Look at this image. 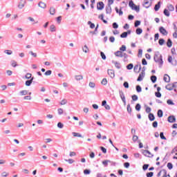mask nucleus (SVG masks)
Segmentation results:
<instances>
[{
    "mask_svg": "<svg viewBox=\"0 0 177 177\" xmlns=\"http://www.w3.org/2000/svg\"><path fill=\"white\" fill-rule=\"evenodd\" d=\"M153 59L156 63H158L160 66H162L164 63L162 61V55H161L160 53L155 54Z\"/></svg>",
    "mask_w": 177,
    "mask_h": 177,
    "instance_id": "f257e3e1",
    "label": "nucleus"
},
{
    "mask_svg": "<svg viewBox=\"0 0 177 177\" xmlns=\"http://www.w3.org/2000/svg\"><path fill=\"white\" fill-rule=\"evenodd\" d=\"M115 56L116 57H124V59L128 58V55L127 53H122L121 50H118L114 53Z\"/></svg>",
    "mask_w": 177,
    "mask_h": 177,
    "instance_id": "f03ea898",
    "label": "nucleus"
},
{
    "mask_svg": "<svg viewBox=\"0 0 177 177\" xmlns=\"http://www.w3.org/2000/svg\"><path fill=\"white\" fill-rule=\"evenodd\" d=\"M158 177H171L169 174H167V170L162 169L159 171V173L157 175Z\"/></svg>",
    "mask_w": 177,
    "mask_h": 177,
    "instance_id": "7ed1b4c3",
    "label": "nucleus"
},
{
    "mask_svg": "<svg viewBox=\"0 0 177 177\" xmlns=\"http://www.w3.org/2000/svg\"><path fill=\"white\" fill-rule=\"evenodd\" d=\"M129 5L130 8H131V9H133V10H136V12H139L140 10L139 7L135 5L133 1H130Z\"/></svg>",
    "mask_w": 177,
    "mask_h": 177,
    "instance_id": "20e7f679",
    "label": "nucleus"
},
{
    "mask_svg": "<svg viewBox=\"0 0 177 177\" xmlns=\"http://www.w3.org/2000/svg\"><path fill=\"white\" fill-rule=\"evenodd\" d=\"M142 154L145 156V157H148L151 158L153 155L149 150H142Z\"/></svg>",
    "mask_w": 177,
    "mask_h": 177,
    "instance_id": "39448f33",
    "label": "nucleus"
},
{
    "mask_svg": "<svg viewBox=\"0 0 177 177\" xmlns=\"http://www.w3.org/2000/svg\"><path fill=\"white\" fill-rule=\"evenodd\" d=\"M159 31H160V34H162V35H168V32L162 26L160 27Z\"/></svg>",
    "mask_w": 177,
    "mask_h": 177,
    "instance_id": "423d86ee",
    "label": "nucleus"
},
{
    "mask_svg": "<svg viewBox=\"0 0 177 177\" xmlns=\"http://www.w3.org/2000/svg\"><path fill=\"white\" fill-rule=\"evenodd\" d=\"M144 6L145 8H150L151 6V0H145L144 1Z\"/></svg>",
    "mask_w": 177,
    "mask_h": 177,
    "instance_id": "0eeeda50",
    "label": "nucleus"
},
{
    "mask_svg": "<svg viewBox=\"0 0 177 177\" xmlns=\"http://www.w3.org/2000/svg\"><path fill=\"white\" fill-rule=\"evenodd\" d=\"M104 8V3H103V1H100L97 3V9L98 10H102V9Z\"/></svg>",
    "mask_w": 177,
    "mask_h": 177,
    "instance_id": "6e6552de",
    "label": "nucleus"
},
{
    "mask_svg": "<svg viewBox=\"0 0 177 177\" xmlns=\"http://www.w3.org/2000/svg\"><path fill=\"white\" fill-rule=\"evenodd\" d=\"M108 74L109 75V77H111V78H114V77H115L114 70L113 69L108 70Z\"/></svg>",
    "mask_w": 177,
    "mask_h": 177,
    "instance_id": "1a4fd4ad",
    "label": "nucleus"
},
{
    "mask_svg": "<svg viewBox=\"0 0 177 177\" xmlns=\"http://www.w3.org/2000/svg\"><path fill=\"white\" fill-rule=\"evenodd\" d=\"M38 6H39V8H41V9H45V8H46V3H45L44 2L40 1L38 3Z\"/></svg>",
    "mask_w": 177,
    "mask_h": 177,
    "instance_id": "9d476101",
    "label": "nucleus"
},
{
    "mask_svg": "<svg viewBox=\"0 0 177 177\" xmlns=\"http://www.w3.org/2000/svg\"><path fill=\"white\" fill-rule=\"evenodd\" d=\"M24 5H26V1L21 0V1L19 2V3L18 5L19 9H23Z\"/></svg>",
    "mask_w": 177,
    "mask_h": 177,
    "instance_id": "9b49d317",
    "label": "nucleus"
},
{
    "mask_svg": "<svg viewBox=\"0 0 177 177\" xmlns=\"http://www.w3.org/2000/svg\"><path fill=\"white\" fill-rule=\"evenodd\" d=\"M143 78H145V72H141L137 79V81H142Z\"/></svg>",
    "mask_w": 177,
    "mask_h": 177,
    "instance_id": "f8f14e48",
    "label": "nucleus"
},
{
    "mask_svg": "<svg viewBox=\"0 0 177 177\" xmlns=\"http://www.w3.org/2000/svg\"><path fill=\"white\" fill-rule=\"evenodd\" d=\"M165 88H166V89H167V91L174 90V83L173 84H169L166 85Z\"/></svg>",
    "mask_w": 177,
    "mask_h": 177,
    "instance_id": "ddd939ff",
    "label": "nucleus"
},
{
    "mask_svg": "<svg viewBox=\"0 0 177 177\" xmlns=\"http://www.w3.org/2000/svg\"><path fill=\"white\" fill-rule=\"evenodd\" d=\"M168 121L169 122L173 123V122H175L176 121V119L175 118V116L171 115V116L168 117Z\"/></svg>",
    "mask_w": 177,
    "mask_h": 177,
    "instance_id": "4468645a",
    "label": "nucleus"
},
{
    "mask_svg": "<svg viewBox=\"0 0 177 177\" xmlns=\"http://www.w3.org/2000/svg\"><path fill=\"white\" fill-rule=\"evenodd\" d=\"M163 80L165 82H169L171 81V77L167 74L164 75Z\"/></svg>",
    "mask_w": 177,
    "mask_h": 177,
    "instance_id": "2eb2a0df",
    "label": "nucleus"
},
{
    "mask_svg": "<svg viewBox=\"0 0 177 177\" xmlns=\"http://www.w3.org/2000/svg\"><path fill=\"white\" fill-rule=\"evenodd\" d=\"M32 81H34V77H31L30 80H27L25 83L26 86H30L32 84Z\"/></svg>",
    "mask_w": 177,
    "mask_h": 177,
    "instance_id": "dca6fc26",
    "label": "nucleus"
},
{
    "mask_svg": "<svg viewBox=\"0 0 177 177\" xmlns=\"http://www.w3.org/2000/svg\"><path fill=\"white\" fill-rule=\"evenodd\" d=\"M116 13H118L119 16H122L123 12H122V8H120L118 10V8H115Z\"/></svg>",
    "mask_w": 177,
    "mask_h": 177,
    "instance_id": "f3484780",
    "label": "nucleus"
},
{
    "mask_svg": "<svg viewBox=\"0 0 177 177\" xmlns=\"http://www.w3.org/2000/svg\"><path fill=\"white\" fill-rule=\"evenodd\" d=\"M160 3H161V2L159 1V2L155 6V7H154V10H155L156 12H157V11L160 9Z\"/></svg>",
    "mask_w": 177,
    "mask_h": 177,
    "instance_id": "a211bd4d",
    "label": "nucleus"
},
{
    "mask_svg": "<svg viewBox=\"0 0 177 177\" xmlns=\"http://www.w3.org/2000/svg\"><path fill=\"white\" fill-rule=\"evenodd\" d=\"M136 32L138 35H140V34L143 32V30H142L140 28H138L136 30Z\"/></svg>",
    "mask_w": 177,
    "mask_h": 177,
    "instance_id": "6ab92c4d",
    "label": "nucleus"
},
{
    "mask_svg": "<svg viewBox=\"0 0 177 177\" xmlns=\"http://www.w3.org/2000/svg\"><path fill=\"white\" fill-rule=\"evenodd\" d=\"M148 117H149V121H154L156 118L153 113H149Z\"/></svg>",
    "mask_w": 177,
    "mask_h": 177,
    "instance_id": "aec40b11",
    "label": "nucleus"
},
{
    "mask_svg": "<svg viewBox=\"0 0 177 177\" xmlns=\"http://www.w3.org/2000/svg\"><path fill=\"white\" fill-rule=\"evenodd\" d=\"M55 13H56V9L53 7H51L50 8V15H55Z\"/></svg>",
    "mask_w": 177,
    "mask_h": 177,
    "instance_id": "412c9836",
    "label": "nucleus"
},
{
    "mask_svg": "<svg viewBox=\"0 0 177 177\" xmlns=\"http://www.w3.org/2000/svg\"><path fill=\"white\" fill-rule=\"evenodd\" d=\"M25 78L26 80H31V78H32V74H31V73H26V75H25Z\"/></svg>",
    "mask_w": 177,
    "mask_h": 177,
    "instance_id": "4be33fe9",
    "label": "nucleus"
},
{
    "mask_svg": "<svg viewBox=\"0 0 177 177\" xmlns=\"http://www.w3.org/2000/svg\"><path fill=\"white\" fill-rule=\"evenodd\" d=\"M28 93V91L27 90H23L20 91L21 96H26Z\"/></svg>",
    "mask_w": 177,
    "mask_h": 177,
    "instance_id": "5701e85b",
    "label": "nucleus"
},
{
    "mask_svg": "<svg viewBox=\"0 0 177 177\" xmlns=\"http://www.w3.org/2000/svg\"><path fill=\"white\" fill-rule=\"evenodd\" d=\"M104 16L102 14L99 16V19H101V20H102L103 23H104L105 24H107V21H106V19H104Z\"/></svg>",
    "mask_w": 177,
    "mask_h": 177,
    "instance_id": "b1692460",
    "label": "nucleus"
},
{
    "mask_svg": "<svg viewBox=\"0 0 177 177\" xmlns=\"http://www.w3.org/2000/svg\"><path fill=\"white\" fill-rule=\"evenodd\" d=\"M167 46L168 48H171V46H172V40H171V39H168Z\"/></svg>",
    "mask_w": 177,
    "mask_h": 177,
    "instance_id": "393cba45",
    "label": "nucleus"
},
{
    "mask_svg": "<svg viewBox=\"0 0 177 177\" xmlns=\"http://www.w3.org/2000/svg\"><path fill=\"white\" fill-rule=\"evenodd\" d=\"M50 30L51 32H55V31H56V26H55V25H51L50 26Z\"/></svg>",
    "mask_w": 177,
    "mask_h": 177,
    "instance_id": "a878e982",
    "label": "nucleus"
},
{
    "mask_svg": "<svg viewBox=\"0 0 177 177\" xmlns=\"http://www.w3.org/2000/svg\"><path fill=\"white\" fill-rule=\"evenodd\" d=\"M84 77H82V75H77L75 76V80H77V81H81V80H83Z\"/></svg>",
    "mask_w": 177,
    "mask_h": 177,
    "instance_id": "bb28decb",
    "label": "nucleus"
},
{
    "mask_svg": "<svg viewBox=\"0 0 177 177\" xmlns=\"http://www.w3.org/2000/svg\"><path fill=\"white\" fill-rule=\"evenodd\" d=\"M73 135L75 138H82V136L79 133L73 132Z\"/></svg>",
    "mask_w": 177,
    "mask_h": 177,
    "instance_id": "cd10ccee",
    "label": "nucleus"
},
{
    "mask_svg": "<svg viewBox=\"0 0 177 177\" xmlns=\"http://www.w3.org/2000/svg\"><path fill=\"white\" fill-rule=\"evenodd\" d=\"M11 66L12 67H17V62H16L15 60H12L11 61Z\"/></svg>",
    "mask_w": 177,
    "mask_h": 177,
    "instance_id": "c85d7f7f",
    "label": "nucleus"
},
{
    "mask_svg": "<svg viewBox=\"0 0 177 177\" xmlns=\"http://www.w3.org/2000/svg\"><path fill=\"white\" fill-rule=\"evenodd\" d=\"M120 50L121 52H125V50H127V46L125 45H122L120 48Z\"/></svg>",
    "mask_w": 177,
    "mask_h": 177,
    "instance_id": "c756f323",
    "label": "nucleus"
},
{
    "mask_svg": "<svg viewBox=\"0 0 177 177\" xmlns=\"http://www.w3.org/2000/svg\"><path fill=\"white\" fill-rule=\"evenodd\" d=\"M168 9L170 12H174V10H175V8L171 4L168 6Z\"/></svg>",
    "mask_w": 177,
    "mask_h": 177,
    "instance_id": "7c9ffc66",
    "label": "nucleus"
},
{
    "mask_svg": "<svg viewBox=\"0 0 177 177\" xmlns=\"http://www.w3.org/2000/svg\"><path fill=\"white\" fill-rule=\"evenodd\" d=\"M162 111L161 109H159L158 111V117H159V118H161V117H162Z\"/></svg>",
    "mask_w": 177,
    "mask_h": 177,
    "instance_id": "2f4dec72",
    "label": "nucleus"
},
{
    "mask_svg": "<svg viewBox=\"0 0 177 177\" xmlns=\"http://www.w3.org/2000/svg\"><path fill=\"white\" fill-rule=\"evenodd\" d=\"M163 13L165 16H167V17H169V11H168V10L165 9Z\"/></svg>",
    "mask_w": 177,
    "mask_h": 177,
    "instance_id": "473e14b6",
    "label": "nucleus"
},
{
    "mask_svg": "<svg viewBox=\"0 0 177 177\" xmlns=\"http://www.w3.org/2000/svg\"><path fill=\"white\" fill-rule=\"evenodd\" d=\"M83 52H84V53H88V52H89V48H88V46H84Z\"/></svg>",
    "mask_w": 177,
    "mask_h": 177,
    "instance_id": "72a5a7b5",
    "label": "nucleus"
},
{
    "mask_svg": "<svg viewBox=\"0 0 177 177\" xmlns=\"http://www.w3.org/2000/svg\"><path fill=\"white\" fill-rule=\"evenodd\" d=\"M151 80L154 84V82H156V81H157V77H156L155 75L151 76Z\"/></svg>",
    "mask_w": 177,
    "mask_h": 177,
    "instance_id": "f704fd0d",
    "label": "nucleus"
},
{
    "mask_svg": "<svg viewBox=\"0 0 177 177\" xmlns=\"http://www.w3.org/2000/svg\"><path fill=\"white\" fill-rule=\"evenodd\" d=\"M61 106H64V104H67V100L64 99L60 102Z\"/></svg>",
    "mask_w": 177,
    "mask_h": 177,
    "instance_id": "c9c22d12",
    "label": "nucleus"
},
{
    "mask_svg": "<svg viewBox=\"0 0 177 177\" xmlns=\"http://www.w3.org/2000/svg\"><path fill=\"white\" fill-rule=\"evenodd\" d=\"M127 37H128L127 32H124L120 35L121 38H127Z\"/></svg>",
    "mask_w": 177,
    "mask_h": 177,
    "instance_id": "e433bc0d",
    "label": "nucleus"
},
{
    "mask_svg": "<svg viewBox=\"0 0 177 177\" xmlns=\"http://www.w3.org/2000/svg\"><path fill=\"white\" fill-rule=\"evenodd\" d=\"M102 85H107V79L104 78L101 82Z\"/></svg>",
    "mask_w": 177,
    "mask_h": 177,
    "instance_id": "4c0bfd02",
    "label": "nucleus"
},
{
    "mask_svg": "<svg viewBox=\"0 0 177 177\" xmlns=\"http://www.w3.org/2000/svg\"><path fill=\"white\" fill-rule=\"evenodd\" d=\"M160 138L162 139L163 140H167V138H165V136H164V133L161 132L160 133Z\"/></svg>",
    "mask_w": 177,
    "mask_h": 177,
    "instance_id": "58836bf2",
    "label": "nucleus"
},
{
    "mask_svg": "<svg viewBox=\"0 0 177 177\" xmlns=\"http://www.w3.org/2000/svg\"><path fill=\"white\" fill-rule=\"evenodd\" d=\"M127 70H132V68H133V64H129V65H127Z\"/></svg>",
    "mask_w": 177,
    "mask_h": 177,
    "instance_id": "ea45409f",
    "label": "nucleus"
},
{
    "mask_svg": "<svg viewBox=\"0 0 177 177\" xmlns=\"http://www.w3.org/2000/svg\"><path fill=\"white\" fill-rule=\"evenodd\" d=\"M109 162H111V161H110V160H104V161L102 162V164H103V165H104L105 167H107V165H109Z\"/></svg>",
    "mask_w": 177,
    "mask_h": 177,
    "instance_id": "a19ab883",
    "label": "nucleus"
},
{
    "mask_svg": "<svg viewBox=\"0 0 177 177\" xmlns=\"http://www.w3.org/2000/svg\"><path fill=\"white\" fill-rule=\"evenodd\" d=\"M84 175H89V174H91V170H89V169H84Z\"/></svg>",
    "mask_w": 177,
    "mask_h": 177,
    "instance_id": "79ce46f5",
    "label": "nucleus"
},
{
    "mask_svg": "<svg viewBox=\"0 0 177 177\" xmlns=\"http://www.w3.org/2000/svg\"><path fill=\"white\" fill-rule=\"evenodd\" d=\"M4 53H6V55H12V53H13L11 50H6Z\"/></svg>",
    "mask_w": 177,
    "mask_h": 177,
    "instance_id": "37998d69",
    "label": "nucleus"
},
{
    "mask_svg": "<svg viewBox=\"0 0 177 177\" xmlns=\"http://www.w3.org/2000/svg\"><path fill=\"white\" fill-rule=\"evenodd\" d=\"M65 161L66 162H68V164H73V162H74V160H73V159H68V160L65 159Z\"/></svg>",
    "mask_w": 177,
    "mask_h": 177,
    "instance_id": "c03bdc74",
    "label": "nucleus"
},
{
    "mask_svg": "<svg viewBox=\"0 0 177 177\" xmlns=\"http://www.w3.org/2000/svg\"><path fill=\"white\" fill-rule=\"evenodd\" d=\"M127 111H128V113H132V108H131L130 104L127 105Z\"/></svg>",
    "mask_w": 177,
    "mask_h": 177,
    "instance_id": "a18cd8bd",
    "label": "nucleus"
},
{
    "mask_svg": "<svg viewBox=\"0 0 177 177\" xmlns=\"http://www.w3.org/2000/svg\"><path fill=\"white\" fill-rule=\"evenodd\" d=\"M174 84V88H173V89H174V91H175V92H177V82H174V83H173Z\"/></svg>",
    "mask_w": 177,
    "mask_h": 177,
    "instance_id": "49530a36",
    "label": "nucleus"
},
{
    "mask_svg": "<svg viewBox=\"0 0 177 177\" xmlns=\"http://www.w3.org/2000/svg\"><path fill=\"white\" fill-rule=\"evenodd\" d=\"M167 168H169V169H172V168H174L172 163L171 162L167 163Z\"/></svg>",
    "mask_w": 177,
    "mask_h": 177,
    "instance_id": "de8ad7c7",
    "label": "nucleus"
},
{
    "mask_svg": "<svg viewBox=\"0 0 177 177\" xmlns=\"http://www.w3.org/2000/svg\"><path fill=\"white\" fill-rule=\"evenodd\" d=\"M88 24L90 25V28H95V24H93L92 22H91V21L88 22Z\"/></svg>",
    "mask_w": 177,
    "mask_h": 177,
    "instance_id": "09e8293b",
    "label": "nucleus"
},
{
    "mask_svg": "<svg viewBox=\"0 0 177 177\" xmlns=\"http://www.w3.org/2000/svg\"><path fill=\"white\" fill-rule=\"evenodd\" d=\"M29 55H31V56H33V57H37V53L32 51H30Z\"/></svg>",
    "mask_w": 177,
    "mask_h": 177,
    "instance_id": "8fccbe9b",
    "label": "nucleus"
},
{
    "mask_svg": "<svg viewBox=\"0 0 177 177\" xmlns=\"http://www.w3.org/2000/svg\"><path fill=\"white\" fill-rule=\"evenodd\" d=\"M158 42L159 45H164V42H165V40H164V39H160Z\"/></svg>",
    "mask_w": 177,
    "mask_h": 177,
    "instance_id": "3c124183",
    "label": "nucleus"
},
{
    "mask_svg": "<svg viewBox=\"0 0 177 177\" xmlns=\"http://www.w3.org/2000/svg\"><path fill=\"white\" fill-rule=\"evenodd\" d=\"M132 100H133V102H136V100H138V95H132Z\"/></svg>",
    "mask_w": 177,
    "mask_h": 177,
    "instance_id": "603ef678",
    "label": "nucleus"
},
{
    "mask_svg": "<svg viewBox=\"0 0 177 177\" xmlns=\"http://www.w3.org/2000/svg\"><path fill=\"white\" fill-rule=\"evenodd\" d=\"M100 55H101L102 59H103V60H106V55H104V53L101 52Z\"/></svg>",
    "mask_w": 177,
    "mask_h": 177,
    "instance_id": "864d4df0",
    "label": "nucleus"
},
{
    "mask_svg": "<svg viewBox=\"0 0 177 177\" xmlns=\"http://www.w3.org/2000/svg\"><path fill=\"white\" fill-rule=\"evenodd\" d=\"M123 86H124V88H129V84H128L127 82H124L123 84Z\"/></svg>",
    "mask_w": 177,
    "mask_h": 177,
    "instance_id": "5fc2aeb1",
    "label": "nucleus"
},
{
    "mask_svg": "<svg viewBox=\"0 0 177 177\" xmlns=\"http://www.w3.org/2000/svg\"><path fill=\"white\" fill-rule=\"evenodd\" d=\"M152 125L153 128H157V127H158V122H157V121H155L153 122Z\"/></svg>",
    "mask_w": 177,
    "mask_h": 177,
    "instance_id": "6e6d98bb",
    "label": "nucleus"
},
{
    "mask_svg": "<svg viewBox=\"0 0 177 177\" xmlns=\"http://www.w3.org/2000/svg\"><path fill=\"white\" fill-rule=\"evenodd\" d=\"M136 110H137V111H140V104H137L136 105Z\"/></svg>",
    "mask_w": 177,
    "mask_h": 177,
    "instance_id": "4d7b16f0",
    "label": "nucleus"
},
{
    "mask_svg": "<svg viewBox=\"0 0 177 177\" xmlns=\"http://www.w3.org/2000/svg\"><path fill=\"white\" fill-rule=\"evenodd\" d=\"M134 26L135 27H138V26H140V21H136Z\"/></svg>",
    "mask_w": 177,
    "mask_h": 177,
    "instance_id": "13d9d810",
    "label": "nucleus"
},
{
    "mask_svg": "<svg viewBox=\"0 0 177 177\" xmlns=\"http://www.w3.org/2000/svg\"><path fill=\"white\" fill-rule=\"evenodd\" d=\"M145 111L146 113H150L151 111V108H150L149 106H147L145 109Z\"/></svg>",
    "mask_w": 177,
    "mask_h": 177,
    "instance_id": "bf43d9fd",
    "label": "nucleus"
},
{
    "mask_svg": "<svg viewBox=\"0 0 177 177\" xmlns=\"http://www.w3.org/2000/svg\"><path fill=\"white\" fill-rule=\"evenodd\" d=\"M57 111H58V114H59L60 115L61 114H63V112H64L63 109L62 108L58 109Z\"/></svg>",
    "mask_w": 177,
    "mask_h": 177,
    "instance_id": "052dcab7",
    "label": "nucleus"
},
{
    "mask_svg": "<svg viewBox=\"0 0 177 177\" xmlns=\"http://www.w3.org/2000/svg\"><path fill=\"white\" fill-rule=\"evenodd\" d=\"M137 92H142V87L140 86H136Z\"/></svg>",
    "mask_w": 177,
    "mask_h": 177,
    "instance_id": "680f3d73",
    "label": "nucleus"
},
{
    "mask_svg": "<svg viewBox=\"0 0 177 177\" xmlns=\"http://www.w3.org/2000/svg\"><path fill=\"white\" fill-rule=\"evenodd\" d=\"M155 96H156V97H161V93L160 92L155 93Z\"/></svg>",
    "mask_w": 177,
    "mask_h": 177,
    "instance_id": "e2e57ef3",
    "label": "nucleus"
},
{
    "mask_svg": "<svg viewBox=\"0 0 177 177\" xmlns=\"http://www.w3.org/2000/svg\"><path fill=\"white\" fill-rule=\"evenodd\" d=\"M138 139H139V137H138V136H133V142H136L138 140Z\"/></svg>",
    "mask_w": 177,
    "mask_h": 177,
    "instance_id": "0e129e2a",
    "label": "nucleus"
},
{
    "mask_svg": "<svg viewBox=\"0 0 177 177\" xmlns=\"http://www.w3.org/2000/svg\"><path fill=\"white\" fill-rule=\"evenodd\" d=\"M52 74V71L48 70L45 73V75H50Z\"/></svg>",
    "mask_w": 177,
    "mask_h": 177,
    "instance_id": "69168bd1",
    "label": "nucleus"
},
{
    "mask_svg": "<svg viewBox=\"0 0 177 177\" xmlns=\"http://www.w3.org/2000/svg\"><path fill=\"white\" fill-rule=\"evenodd\" d=\"M129 165H130L129 162H124V168H129Z\"/></svg>",
    "mask_w": 177,
    "mask_h": 177,
    "instance_id": "338daca9",
    "label": "nucleus"
},
{
    "mask_svg": "<svg viewBox=\"0 0 177 177\" xmlns=\"http://www.w3.org/2000/svg\"><path fill=\"white\" fill-rule=\"evenodd\" d=\"M153 175V172H149V173L147 174V177H152Z\"/></svg>",
    "mask_w": 177,
    "mask_h": 177,
    "instance_id": "774afa93",
    "label": "nucleus"
}]
</instances>
